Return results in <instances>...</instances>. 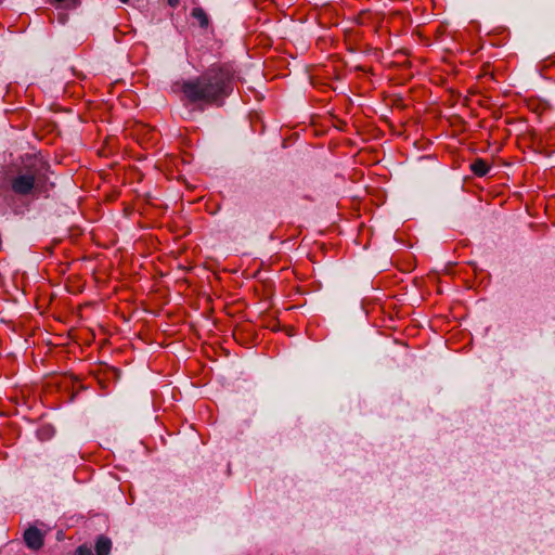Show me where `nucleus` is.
<instances>
[{"mask_svg": "<svg viewBox=\"0 0 555 555\" xmlns=\"http://www.w3.org/2000/svg\"><path fill=\"white\" fill-rule=\"evenodd\" d=\"M76 555H93V553L87 545L82 544L77 547Z\"/></svg>", "mask_w": 555, "mask_h": 555, "instance_id": "8", "label": "nucleus"}, {"mask_svg": "<svg viewBox=\"0 0 555 555\" xmlns=\"http://www.w3.org/2000/svg\"><path fill=\"white\" fill-rule=\"evenodd\" d=\"M56 9H75L79 5L80 0H44Z\"/></svg>", "mask_w": 555, "mask_h": 555, "instance_id": "7", "label": "nucleus"}, {"mask_svg": "<svg viewBox=\"0 0 555 555\" xmlns=\"http://www.w3.org/2000/svg\"><path fill=\"white\" fill-rule=\"evenodd\" d=\"M191 16L197 21L201 28H207L209 25V17L205 10L201 7H196L192 10Z\"/></svg>", "mask_w": 555, "mask_h": 555, "instance_id": "6", "label": "nucleus"}, {"mask_svg": "<svg viewBox=\"0 0 555 555\" xmlns=\"http://www.w3.org/2000/svg\"><path fill=\"white\" fill-rule=\"evenodd\" d=\"M168 3H169V5H170V7H173V8H175V7H177V5H178L179 0H168Z\"/></svg>", "mask_w": 555, "mask_h": 555, "instance_id": "9", "label": "nucleus"}, {"mask_svg": "<svg viewBox=\"0 0 555 555\" xmlns=\"http://www.w3.org/2000/svg\"><path fill=\"white\" fill-rule=\"evenodd\" d=\"M234 82L233 66L228 63H217L195 78L175 82L172 89L175 92H181L190 103L220 106L232 93Z\"/></svg>", "mask_w": 555, "mask_h": 555, "instance_id": "1", "label": "nucleus"}, {"mask_svg": "<svg viewBox=\"0 0 555 555\" xmlns=\"http://www.w3.org/2000/svg\"><path fill=\"white\" fill-rule=\"evenodd\" d=\"M490 165L482 158H477L470 164V170L477 177H485L490 171Z\"/></svg>", "mask_w": 555, "mask_h": 555, "instance_id": "4", "label": "nucleus"}, {"mask_svg": "<svg viewBox=\"0 0 555 555\" xmlns=\"http://www.w3.org/2000/svg\"><path fill=\"white\" fill-rule=\"evenodd\" d=\"M24 541L31 550H39L43 545V535L37 527H29L24 532Z\"/></svg>", "mask_w": 555, "mask_h": 555, "instance_id": "3", "label": "nucleus"}, {"mask_svg": "<svg viewBox=\"0 0 555 555\" xmlns=\"http://www.w3.org/2000/svg\"><path fill=\"white\" fill-rule=\"evenodd\" d=\"M50 173V165L42 157L27 156L8 175L9 188L18 197H46L54 188Z\"/></svg>", "mask_w": 555, "mask_h": 555, "instance_id": "2", "label": "nucleus"}, {"mask_svg": "<svg viewBox=\"0 0 555 555\" xmlns=\"http://www.w3.org/2000/svg\"><path fill=\"white\" fill-rule=\"evenodd\" d=\"M112 548V541L103 535H100L95 542L96 555H109Z\"/></svg>", "mask_w": 555, "mask_h": 555, "instance_id": "5", "label": "nucleus"}, {"mask_svg": "<svg viewBox=\"0 0 555 555\" xmlns=\"http://www.w3.org/2000/svg\"><path fill=\"white\" fill-rule=\"evenodd\" d=\"M122 3H127L129 0H120Z\"/></svg>", "mask_w": 555, "mask_h": 555, "instance_id": "10", "label": "nucleus"}]
</instances>
